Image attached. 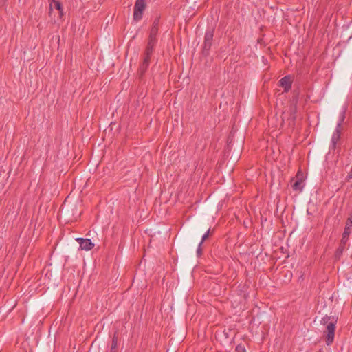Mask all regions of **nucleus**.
<instances>
[{"instance_id": "obj_2", "label": "nucleus", "mask_w": 352, "mask_h": 352, "mask_svg": "<svg viewBox=\"0 0 352 352\" xmlns=\"http://www.w3.org/2000/svg\"><path fill=\"white\" fill-rule=\"evenodd\" d=\"M160 22V18H156L152 25L149 38H148V42L147 44V46L146 47V51H147L148 54H152L153 47L156 43V35L158 32V25Z\"/></svg>"}, {"instance_id": "obj_11", "label": "nucleus", "mask_w": 352, "mask_h": 352, "mask_svg": "<svg viewBox=\"0 0 352 352\" xmlns=\"http://www.w3.org/2000/svg\"><path fill=\"white\" fill-rule=\"evenodd\" d=\"M76 241L79 243L81 250H90L94 247V243L89 239L78 238Z\"/></svg>"}, {"instance_id": "obj_20", "label": "nucleus", "mask_w": 352, "mask_h": 352, "mask_svg": "<svg viewBox=\"0 0 352 352\" xmlns=\"http://www.w3.org/2000/svg\"><path fill=\"white\" fill-rule=\"evenodd\" d=\"M197 254L198 256H200L202 254V249L201 246H198V248L197 250Z\"/></svg>"}, {"instance_id": "obj_13", "label": "nucleus", "mask_w": 352, "mask_h": 352, "mask_svg": "<svg viewBox=\"0 0 352 352\" xmlns=\"http://www.w3.org/2000/svg\"><path fill=\"white\" fill-rule=\"evenodd\" d=\"M344 245H343L340 243V245L339 246V248L336 250V257H339L343 252V250L344 249Z\"/></svg>"}, {"instance_id": "obj_5", "label": "nucleus", "mask_w": 352, "mask_h": 352, "mask_svg": "<svg viewBox=\"0 0 352 352\" xmlns=\"http://www.w3.org/2000/svg\"><path fill=\"white\" fill-rule=\"evenodd\" d=\"M146 0H136L134 10H133V20L135 21H139L142 19L143 12L146 9Z\"/></svg>"}, {"instance_id": "obj_10", "label": "nucleus", "mask_w": 352, "mask_h": 352, "mask_svg": "<svg viewBox=\"0 0 352 352\" xmlns=\"http://www.w3.org/2000/svg\"><path fill=\"white\" fill-rule=\"evenodd\" d=\"M292 85V78L290 75H287L282 78L278 81V85L284 89V92H288L291 88Z\"/></svg>"}, {"instance_id": "obj_7", "label": "nucleus", "mask_w": 352, "mask_h": 352, "mask_svg": "<svg viewBox=\"0 0 352 352\" xmlns=\"http://www.w3.org/2000/svg\"><path fill=\"white\" fill-rule=\"evenodd\" d=\"M305 179V176L304 173L299 170L297 173L295 179H292V181H294V183L292 185L293 190L302 191L304 187L303 183Z\"/></svg>"}, {"instance_id": "obj_19", "label": "nucleus", "mask_w": 352, "mask_h": 352, "mask_svg": "<svg viewBox=\"0 0 352 352\" xmlns=\"http://www.w3.org/2000/svg\"><path fill=\"white\" fill-rule=\"evenodd\" d=\"M52 1H55V0H49L50 6H49V15L50 16L53 12V6Z\"/></svg>"}, {"instance_id": "obj_4", "label": "nucleus", "mask_w": 352, "mask_h": 352, "mask_svg": "<svg viewBox=\"0 0 352 352\" xmlns=\"http://www.w3.org/2000/svg\"><path fill=\"white\" fill-rule=\"evenodd\" d=\"M61 211L63 215L67 218H76L80 215V212L77 210V204H72L69 206H67L65 202L62 206Z\"/></svg>"}, {"instance_id": "obj_3", "label": "nucleus", "mask_w": 352, "mask_h": 352, "mask_svg": "<svg viewBox=\"0 0 352 352\" xmlns=\"http://www.w3.org/2000/svg\"><path fill=\"white\" fill-rule=\"evenodd\" d=\"M214 29L210 28L206 30L204 36V41L202 49V54L205 56L209 55L210 50L211 48L213 37H214Z\"/></svg>"}, {"instance_id": "obj_8", "label": "nucleus", "mask_w": 352, "mask_h": 352, "mask_svg": "<svg viewBox=\"0 0 352 352\" xmlns=\"http://www.w3.org/2000/svg\"><path fill=\"white\" fill-rule=\"evenodd\" d=\"M352 227V213L349 214L346 221L344 232L342 233V237L341 239V243L345 245L348 241L349 235L351 234V228Z\"/></svg>"}, {"instance_id": "obj_16", "label": "nucleus", "mask_w": 352, "mask_h": 352, "mask_svg": "<svg viewBox=\"0 0 352 352\" xmlns=\"http://www.w3.org/2000/svg\"><path fill=\"white\" fill-rule=\"evenodd\" d=\"M117 345V338H116V333H114L113 338L111 340V352H115L113 351L114 348H116Z\"/></svg>"}, {"instance_id": "obj_24", "label": "nucleus", "mask_w": 352, "mask_h": 352, "mask_svg": "<svg viewBox=\"0 0 352 352\" xmlns=\"http://www.w3.org/2000/svg\"><path fill=\"white\" fill-rule=\"evenodd\" d=\"M58 12H59L60 17H62V16L63 14V12L58 11Z\"/></svg>"}, {"instance_id": "obj_25", "label": "nucleus", "mask_w": 352, "mask_h": 352, "mask_svg": "<svg viewBox=\"0 0 352 352\" xmlns=\"http://www.w3.org/2000/svg\"><path fill=\"white\" fill-rule=\"evenodd\" d=\"M6 1H8V0H6Z\"/></svg>"}, {"instance_id": "obj_21", "label": "nucleus", "mask_w": 352, "mask_h": 352, "mask_svg": "<svg viewBox=\"0 0 352 352\" xmlns=\"http://www.w3.org/2000/svg\"><path fill=\"white\" fill-rule=\"evenodd\" d=\"M7 1L6 0H0V7H4Z\"/></svg>"}, {"instance_id": "obj_17", "label": "nucleus", "mask_w": 352, "mask_h": 352, "mask_svg": "<svg viewBox=\"0 0 352 352\" xmlns=\"http://www.w3.org/2000/svg\"><path fill=\"white\" fill-rule=\"evenodd\" d=\"M236 352H245L246 349L244 345L239 344L236 346Z\"/></svg>"}, {"instance_id": "obj_9", "label": "nucleus", "mask_w": 352, "mask_h": 352, "mask_svg": "<svg viewBox=\"0 0 352 352\" xmlns=\"http://www.w3.org/2000/svg\"><path fill=\"white\" fill-rule=\"evenodd\" d=\"M151 54H148L147 51L145 50V57L143 60L142 63L140 65L139 69H138V76L140 78H142L145 72L147 70V68L150 63V59H151Z\"/></svg>"}, {"instance_id": "obj_14", "label": "nucleus", "mask_w": 352, "mask_h": 352, "mask_svg": "<svg viewBox=\"0 0 352 352\" xmlns=\"http://www.w3.org/2000/svg\"><path fill=\"white\" fill-rule=\"evenodd\" d=\"M52 3H54V8L58 10V11H61L63 12V5L61 3V2H60L59 1H56L55 0V1H52Z\"/></svg>"}, {"instance_id": "obj_1", "label": "nucleus", "mask_w": 352, "mask_h": 352, "mask_svg": "<svg viewBox=\"0 0 352 352\" xmlns=\"http://www.w3.org/2000/svg\"><path fill=\"white\" fill-rule=\"evenodd\" d=\"M338 318L328 316L326 315L321 320V324H326L327 328L324 331V336L327 345H331L334 340L336 324L337 322Z\"/></svg>"}, {"instance_id": "obj_23", "label": "nucleus", "mask_w": 352, "mask_h": 352, "mask_svg": "<svg viewBox=\"0 0 352 352\" xmlns=\"http://www.w3.org/2000/svg\"><path fill=\"white\" fill-rule=\"evenodd\" d=\"M348 177H349V179H352V168H351V172H350V173H349V174Z\"/></svg>"}, {"instance_id": "obj_22", "label": "nucleus", "mask_w": 352, "mask_h": 352, "mask_svg": "<svg viewBox=\"0 0 352 352\" xmlns=\"http://www.w3.org/2000/svg\"><path fill=\"white\" fill-rule=\"evenodd\" d=\"M228 149H229V145L228 146V148L225 151V155H226L227 157H228L229 152H230Z\"/></svg>"}, {"instance_id": "obj_6", "label": "nucleus", "mask_w": 352, "mask_h": 352, "mask_svg": "<svg viewBox=\"0 0 352 352\" xmlns=\"http://www.w3.org/2000/svg\"><path fill=\"white\" fill-rule=\"evenodd\" d=\"M344 118H345V111H344L342 112L340 120L338 123L336 130L333 133L332 138H331L332 148L333 150L336 149V144L340 138V128H341L342 124Z\"/></svg>"}, {"instance_id": "obj_18", "label": "nucleus", "mask_w": 352, "mask_h": 352, "mask_svg": "<svg viewBox=\"0 0 352 352\" xmlns=\"http://www.w3.org/2000/svg\"><path fill=\"white\" fill-rule=\"evenodd\" d=\"M239 159V155H238V153H236L235 155L234 156H231L230 157V161H231V163H234L236 162H237Z\"/></svg>"}, {"instance_id": "obj_12", "label": "nucleus", "mask_w": 352, "mask_h": 352, "mask_svg": "<svg viewBox=\"0 0 352 352\" xmlns=\"http://www.w3.org/2000/svg\"><path fill=\"white\" fill-rule=\"evenodd\" d=\"M290 116H289V120H290V122H292L293 124H294V122H295V120H296V111H297V107L296 105H294V106H292L290 107Z\"/></svg>"}, {"instance_id": "obj_15", "label": "nucleus", "mask_w": 352, "mask_h": 352, "mask_svg": "<svg viewBox=\"0 0 352 352\" xmlns=\"http://www.w3.org/2000/svg\"><path fill=\"white\" fill-rule=\"evenodd\" d=\"M210 234V228H209V229L208 230V231H207V232H206L203 235V236H202V239H201V241H200V243H199V246H201V245H202V243H203L205 241H206V240L208 239V236H209Z\"/></svg>"}]
</instances>
